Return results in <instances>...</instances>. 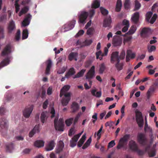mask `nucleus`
<instances>
[{
	"label": "nucleus",
	"instance_id": "27",
	"mask_svg": "<svg viewBox=\"0 0 158 158\" xmlns=\"http://www.w3.org/2000/svg\"><path fill=\"white\" fill-rule=\"evenodd\" d=\"M129 146L130 149L134 151L137 150L138 148L135 142L133 140H131L130 141Z\"/></svg>",
	"mask_w": 158,
	"mask_h": 158
},
{
	"label": "nucleus",
	"instance_id": "51",
	"mask_svg": "<svg viewBox=\"0 0 158 158\" xmlns=\"http://www.w3.org/2000/svg\"><path fill=\"white\" fill-rule=\"evenodd\" d=\"M100 10L102 14L104 15H106L108 13V11L103 7H100Z\"/></svg>",
	"mask_w": 158,
	"mask_h": 158
},
{
	"label": "nucleus",
	"instance_id": "52",
	"mask_svg": "<svg viewBox=\"0 0 158 158\" xmlns=\"http://www.w3.org/2000/svg\"><path fill=\"white\" fill-rule=\"evenodd\" d=\"M141 4L137 0L135 1V10H137L139 9L141 7Z\"/></svg>",
	"mask_w": 158,
	"mask_h": 158
},
{
	"label": "nucleus",
	"instance_id": "62",
	"mask_svg": "<svg viewBox=\"0 0 158 158\" xmlns=\"http://www.w3.org/2000/svg\"><path fill=\"white\" fill-rule=\"evenodd\" d=\"M48 100L47 99L43 103V107L44 109H46L48 105Z\"/></svg>",
	"mask_w": 158,
	"mask_h": 158
},
{
	"label": "nucleus",
	"instance_id": "7",
	"mask_svg": "<svg viewBox=\"0 0 158 158\" xmlns=\"http://www.w3.org/2000/svg\"><path fill=\"white\" fill-rule=\"evenodd\" d=\"M95 67L94 66H92L90 69L89 70L86 75V79H88L89 81V84L91 86L92 84V81L91 79L93 78L95 76Z\"/></svg>",
	"mask_w": 158,
	"mask_h": 158
},
{
	"label": "nucleus",
	"instance_id": "23",
	"mask_svg": "<svg viewBox=\"0 0 158 158\" xmlns=\"http://www.w3.org/2000/svg\"><path fill=\"white\" fill-rule=\"evenodd\" d=\"M122 24L124 26L122 28V31L125 32L127 31L129 27V21L126 19H124L123 21Z\"/></svg>",
	"mask_w": 158,
	"mask_h": 158
},
{
	"label": "nucleus",
	"instance_id": "11",
	"mask_svg": "<svg viewBox=\"0 0 158 158\" xmlns=\"http://www.w3.org/2000/svg\"><path fill=\"white\" fill-rule=\"evenodd\" d=\"M65 98H63L61 101V103L63 106H66L70 100L71 93H67L64 95Z\"/></svg>",
	"mask_w": 158,
	"mask_h": 158
},
{
	"label": "nucleus",
	"instance_id": "58",
	"mask_svg": "<svg viewBox=\"0 0 158 158\" xmlns=\"http://www.w3.org/2000/svg\"><path fill=\"white\" fill-rule=\"evenodd\" d=\"M115 144V143L114 142V140H112L109 143L108 145V148H112L114 146Z\"/></svg>",
	"mask_w": 158,
	"mask_h": 158
},
{
	"label": "nucleus",
	"instance_id": "45",
	"mask_svg": "<svg viewBox=\"0 0 158 158\" xmlns=\"http://www.w3.org/2000/svg\"><path fill=\"white\" fill-rule=\"evenodd\" d=\"M120 60L117 62L115 65V66L117 70L118 71L121 70L123 68V63H120Z\"/></svg>",
	"mask_w": 158,
	"mask_h": 158
},
{
	"label": "nucleus",
	"instance_id": "38",
	"mask_svg": "<svg viewBox=\"0 0 158 158\" xmlns=\"http://www.w3.org/2000/svg\"><path fill=\"white\" fill-rule=\"evenodd\" d=\"M136 30V27L135 26L133 25L130 27L129 31L127 33V35H131L134 34Z\"/></svg>",
	"mask_w": 158,
	"mask_h": 158
},
{
	"label": "nucleus",
	"instance_id": "44",
	"mask_svg": "<svg viewBox=\"0 0 158 158\" xmlns=\"http://www.w3.org/2000/svg\"><path fill=\"white\" fill-rule=\"evenodd\" d=\"M122 6V2L121 0H118L116 7V11L119 12L120 11Z\"/></svg>",
	"mask_w": 158,
	"mask_h": 158
},
{
	"label": "nucleus",
	"instance_id": "42",
	"mask_svg": "<svg viewBox=\"0 0 158 158\" xmlns=\"http://www.w3.org/2000/svg\"><path fill=\"white\" fill-rule=\"evenodd\" d=\"M6 149L7 151L11 152V151L14 149V145L12 143H10L6 145Z\"/></svg>",
	"mask_w": 158,
	"mask_h": 158
},
{
	"label": "nucleus",
	"instance_id": "34",
	"mask_svg": "<svg viewBox=\"0 0 158 158\" xmlns=\"http://www.w3.org/2000/svg\"><path fill=\"white\" fill-rule=\"evenodd\" d=\"M10 60L9 58H6L2 60L0 64V69L9 64Z\"/></svg>",
	"mask_w": 158,
	"mask_h": 158
},
{
	"label": "nucleus",
	"instance_id": "26",
	"mask_svg": "<svg viewBox=\"0 0 158 158\" xmlns=\"http://www.w3.org/2000/svg\"><path fill=\"white\" fill-rule=\"evenodd\" d=\"M111 23V19L110 17L108 18H105L103 21V25L104 27H110V24Z\"/></svg>",
	"mask_w": 158,
	"mask_h": 158
},
{
	"label": "nucleus",
	"instance_id": "28",
	"mask_svg": "<svg viewBox=\"0 0 158 158\" xmlns=\"http://www.w3.org/2000/svg\"><path fill=\"white\" fill-rule=\"evenodd\" d=\"M54 142L53 140H52L46 146L45 150L47 151H51L54 148Z\"/></svg>",
	"mask_w": 158,
	"mask_h": 158
},
{
	"label": "nucleus",
	"instance_id": "54",
	"mask_svg": "<svg viewBox=\"0 0 158 158\" xmlns=\"http://www.w3.org/2000/svg\"><path fill=\"white\" fill-rule=\"evenodd\" d=\"M130 1L126 0L124 3V6L125 9H127L130 7Z\"/></svg>",
	"mask_w": 158,
	"mask_h": 158
},
{
	"label": "nucleus",
	"instance_id": "24",
	"mask_svg": "<svg viewBox=\"0 0 158 158\" xmlns=\"http://www.w3.org/2000/svg\"><path fill=\"white\" fill-rule=\"evenodd\" d=\"M70 86L69 85H64L61 89L60 96V97H62L64 94H67V92L70 88Z\"/></svg>",
	"mask_w": 158,
	"mask_h": 158
},
{
	"label": "nucleus",
	"instance_id": "39",
	"mask_svg": "<svg viewBox=\"0 0 158 158\" xmlns=\"http://www.w3.org/2000/svg\"><path fill=\"white\" fill-rule=\"evenodd\" d=\"M154 90L155 88L153 87H151L148 89L147 93V98L148 99L150 98L151 94Z\"/></svg>",
	"mask_w": 158,
	"mask_h": 158
},
{
	"label": "nucleus",
	"instance_id": "5",
	"mask_svg": "<svg viewBox=\"0 0 158 158\" xmlns=\"http://www.w3.org/2000/svg\"><path fill=\"white\" fill-rule=\"evenodd\" d=\"M138 142L143 146H145L148 143V139L145 135L143 133H140L138 134L137 135Z\"/></svg>",
	"mask_w": 158,
	"mask_h": 158
},
{
	"label": "nucleus",
	"instance_id": "35",
	"mask_svg": "<svg viewBox=\"0 0 158 158\" xmlns=\"http://www.w3.org/2000/svg\"><path fill=\"white\" fill-rule=\"evenodd\" d=\"M97 59H99L100 60L102 59V57L106 56L105 55V53H102L101 51H99L96 53Z\"/></svg>",
	"mask_w": 158,
	"mask_h": 158
},
{
	"label": "nucleus",
	"instance_id": "6",
	"mask_svg": "<svg viewBox=\"0 0 158 158\" xmlns=\"http://www.w3.org/2000/svg\"><path fill=\"white\" fill-rule=\"evenodd\" d=\"M136 121L138 126L142 128L144 124V121L141 112L139 111H135Z\"/></svg>",
	"mask_w": 158,
	"mask_h": 158
},
{
	"label": "nucleus",
	"instance_id": "64",
	"mask_svg": "<svg viewBox=\"0 0 158 158\" xmlns=\"http://www.w3.org/2000/svg\"><path fill=\"white\" fill-rule=\"evenodd\" d=\"M6 15H2L0 18V22H2L6 20Z\"/></svg>",
	"mask_w": 158,
	"mask_h": 158
},
{
	"label": "nucleus",
	"instance_id": "25",
	"mask_svg": "<svg viewBox=\"0 0 158 158\" xmlns=\"http://www.w3.org/2000/svg\"><path fill=\"white\" fill-rule=\"evenodd\" d=\"M78 53L76 52H71L69 55L68 58L69 60L71 61L74 59L75 61L77 60Z\"/></svg>",
	"mask_w": 158,
	"mask_h": 158
},
{
	"label": "nucleus",
	"instance_id": "32",
	"mask_svg": "<svg viewBox=\"0 0 158 158\" xmlns=\"http://www.w3.org/2000/svg\"><path fill=\"white\" fill-rule=\"evenodd\" d=\"M75 71L73 68H71L69 69L68 72L65 75V77L66 78H68L69 77L74 75L75 73Z\"/></svg>",
	"mask_w": 158,
	"mask_h": 158
},
{
	"label": "nucleus",
	"instance_id": "33",
	"mask_svg": "<svg viewBox=\"0 0 158 158\" xmlns=\"http://www.w3.org/2000/svg\"><path fill=\"white\" fill-rule=\"evenodd\" d=\"M44 142L42 140H37L34 143V146L38 148H40L44 146Z\"/></svg>",
	"mask_w": 158,
	"mask_h": 158
},
{
	"label": "nucleus",
	"instance_id": "57",
	"mask_svg": "<svg viewBox=\"0 0 158 158\" xmlns=\"http://www.w3.org/2000/svg\"><path fill=\"white\" fill-rule=\"evenodd\" d=\"M29 8L28 6H26L22 9L21 11L23 14L26 13L29 10Z\"/></svg>",
	"mask_w": 158,
	"mask_h": 158
},
{
	"label": "nucleus",
	"instance_id": "40",
	"mask_svg": "<svg viewBox=\"0 0 158 158\" xmlns=\"http://www.w3.org/2000/svg\"><path fill=\"white\" fill-rule=\"evenodd\" d=\"M96 92V90L95 89H93L91 91V93L92 95L93 96H96L97 98H99L101 97L102 95V93L101 91H99L97 92L96 94H95V93Z\"/></svg>",
	"mask_w": 158,
	"mask_h": 158
},
{
	"label": "nucleus",
	"instance_id": "1",
	"mask_svg": "<svg viewBox=\"0 0 158 158\" xmlns=\"http://www.w3.org/2000/svg\"><path fill=\"white\" fill-rule=\"evenodd\" d=\"M95 10L94 9L90 10L89 12V13L85 11H81L80 15H78L79 22L82 24L85 23V21L88 16L89 15V17L90 18H91L95 14Z\"/></svg>",
	"mask_w": 158,
	"mask_h": 158
},
{
	"label": "nucleus",
	"instance_id": "50",
	"mask_svg": "<svg viewBox=\"0 0 158 158\" xmlns=\"http://www.w3.org/2000/svg\"><path fill=\"white\" fill-rule=\"evenodd\" d=\"M73 120V118H70L67 119L65 121L66 125L67 126H69L72 123Z\"/></svg>",
	"mask_w": 158,
	"mask_h": 158
},
{
	"label": "nucleus",
	"instance_id": "49",
	"mask_svg": "<svg viewBox=\"0 0 158 158\" xmlns=\"http://www.w3.org/2000/svg\"><path fill=\"white\" fill-rule=\"evenodd\" d=\"M148 51L149 52L151 53L152 51H155L156 49V47L154 45L148 46Z\"/></svg>",
	"mask_w": 158,
	"mask_h": 158
},
{
	"label": "nucleus",
	"instance_id": "17",
	"mask_svg": "<svg viewBox=\"0 0 158 158\" xmlns=\"http://www.w3.org/2000/svg\"><path fill=\"white\" fill-rule=\"evenodd\" d=\"M16 27L14 21L11 20L10 21L7 27L8 31L9 33H11L15 29Z\"/></svg>",
	"mask_w": 158,
	"mask_h": 158
},
{
	"label": "nucleus",
	"instance_id": "55",
	"mask_svg": "<svg viewBox=\"0 0 158 158\" xmlns=\"http://www.w3.org/2000/svg\"><path fill=\"white\" fill-rule=\"evenodd\" d=\"M15 37L16 40L18 41L19 40L20 37V30H17Z\"/></svg>",
	"mask_w": 158,
	"mask_h": 158
},
{
	"label": "nucleus",
	"instance_id": "36",
	"mask_svg": "<svg viewBox=\"0 0 158 158\" xmlns=\"http://www.w3.org/2000/svg\"><path fill=\"white\" fill-rule=\"evenodd\" d=\"M85 71V69H82L73 77V78L75 79L83 77Z\"/></svg>",
	"mask_w": 158,
	"mask_h": 158
},
{
	"label": "nucleus",
	"instance_id": "56",
	"mask_svg": "<svg viewBox=\"0 0 158 158\" xmlns=\"http://www.w3.org/2000/svg\"><path fill=\"white\" fill-rule=\"evenodd\" d=\"M125 56V52L124 50H123L120 53V55L119 56V60L123 59Z\"/></svg>",
	"mask_w": 158,
	"mask_h": 158
},
{
	"label": "nucleus",
	"instance_id": "8",
	"mask_svg": "<svg viewBox=\"0 0 158 158\" xmlns=\"http://www.w3.org/2000/svg\"><path fill=\"white\" fill-rule=\"evenodd\" d=\"M152 14L153 13L152 12L149 11L148 12L146 15L145 19L146 21L151 24H153L155 22L157 17V15L155 14L150 20V18L152 17Z\"/></svg>",
	"mask_w": 158,
	"mask_h": 158
},
{
	"label": "nucleus",
	"instance_id": "30",
	"mask_svg": "<svg viewBox=\"0 0 158 158\" xmlns=\"http://www.w3.org/2000/svg\"><path fill=\"white\" fill-rule=\"evenodd\" d=\"M71 108L72 112H75L77 111L79 108V106L78 104L76 102H73L71 106Z\"/></svg>",
	"mask_w": 158,
	"mask_h": 158
},
{
	"label": "nucleus",
	"instance_id": "4",
	"mask_svg": "<svg viewBox=\"0 0 158 158\" xmlns=\"http://www.w3.org/2000/svg\"><path fill=\"white\" fill-rule=\"evenodd\" d=\"M130 137V134H126L123 137L121 138L119 140L118 144L117 146V148L118 149L123 147L127 143V142Z\"/></svg>",
	"mask_w": 158,
	"mask_h": 158
},
{
	"label": "nucleus",
	"instance_id": "48",
	"mask_svg": "<svg viewBox=\"0 0 158 158\" xmlns=\"http://www.w3.org/2000/svg\"><path fill=\"white\" fill-rule=\"evenodd\" d=\"M99 67V73L100 74H102L106 69V66L104 63H102L100 65Z\"/></svg>",
	"mask_w": 158,
	"mask_h": 158
},
{
	"label": "nucleus",
	"instance_id": "10",
	"mask_svg": "<svg viewBox=\"0 0 158 158\" xmlns=\"http://www.w3.org/2000/svg\"><path fill=\"white\" fill-rule=\"evenodd\" d=\"M82 133L83 131L81 133L75 135L72 138V140L70 141V146L71 147L73 148L76 145V142Z\"/></svg>",
	"mask_w": 158,
	"mask_h": 158
},
{
	"label": "nucleus",
	"instance_id": "12",
	"mask_svg": "<svg viewBox=\"0 0 158 158\" xmlns=\"http://www.w3.org/2000/svg\"><path fill=\"white\" fill-rule=\"evenodd\" d=\"M122 42V40L118 36L115 35L114 36L112 40V44L114 46H120Z\"/></svg>",
	"mask_w": 158,
	"mask_h": 158
},
{
	"label": "nucleus",
	"instance_id": "61",
	"mask_svg": "<svg viewBox=\"0 0 158 158\" xmlns=\"http://www.w3.org/2000/svg\"><path fill=\"white\" fill-rule=\"evenodd\" d=\"M52 86H49L47 90V94L49 95L52 94Z\"/></svg>",
	"mask_w": 158,
	"mask_h": 158
},
{
	"label": "nucleus",
	"instance_id": "16",
	"mask_svg": "<svg viewBox=\"0 0 158 158\" xmlns=\"http://www.w3.org/2000/svg\"><path fill=\"white\" fill-rule=\"evenodd\" d=\"M120 60L119 57L118 56V52H113L111 56V62L112 63H114L115 61L118 62Z\"/></svg>",
	"mask_w": 158,
	"mask_h": 158
},
{
	"label": "nucleus",
	"instance_id": "2",
	"mask_svg": "<svg viewBox=\"0 0 158 158\" xmlns=\"http://www.w3.org/2000/svg\"><path fill=\"white\" fill-rule=\"evenodd\" d=\"M0 131L2 132V135H4L5 134L3 133H6L8 128V121L4 118H0Z\"/></svg>",
	"mask_w": 158,
	"mask_h": 158
},
{
	"label": "nucleus",
	"instance_id": "47",
	"mask_svg": "<svg viewBox=\"0 0 158 158\" xmlns=\"http://www.w3.org/2000/svg\"><path fill=\"white\" fill-rule=\"evenodd\" d=\"M92 139L91 138H89L86 141V142L84 144L82 147V148L83 149H85L86 148L88 147Z\"/></svg>",
	"mask_w": 158,
	"mask_h": 158
},
{
	"label": "nucleus",
	"instance_id": "41",
	"mask_svg": "<svg viewBox=\"0 0 158 158\" xmlns=\"http://www.w3.org/2000/svg\"><path fill=\"white\" fill-rule=\"evenodd\" d=\"M47 113L46 112H43L41 114L40 119L41 122L44 123L45 121L47 119Z\"/></svg>",
	"mask_w": 158,
	"mask_h": 158
},
{
	"label": "nucleus",
	"instance_id": "22",
	"mask_svg": "<svg viewBox=\"0 0 158 158\" xmlns=\"http://www.w3.org/2000/svg\"><path fill=\"white\" fill-rule=\"evenodd\" d=\"M139 12L135 13L131 18L132 21L135 24L137 23L139 21Z\"/></svg>",
	"mask_w": 158,
	"mask_h": 158
},
{
	"label": "nucleus",
	"instance_id": "21",
	"mask_svg": "<svg viewBox=\"0 0 158 158\" xmlns=\"http://www.w3.org/2000/svg\"><path fill=\"white\" fill-rule=\"evenodd\" d=\"M150 29L149 28L144 27L140 33L141 37L146 38L147 37L148 34L150 31Z\"/></svg>",
	"mask_w": 158,
	"mask_h": 158
},
{
	"label": "nucleus",
	"instance_id": "60",
	"mask_svg": "<svg viewBox=\"0 0 158 158\" xmlns=\"http://www.w3.org/2000/svg\"><path fill=\"white\" fill-rule=\"evenodd\" d=\"M94 31V29L92 27L89 28L87 31V34L88 35H90L93 34V31Z\"/></svg>",
	"mask_w": 158,
	"mask_h": 158
},
{
	"label": "nucleus",
	"instance_id": "53",
	"mask_svg": "<svg viewBox=\"0 0 158 158\" xmlns=\"http://www.w3.org/2000/svg\"><path fill=\"white\" fill-rule=\"evenodd\" d=\"M93 41L92 40H86L83 42V44L85 46H89L92 43Z\"/></svg>",
	"mask_w": 158,
	"mask_h": 158
},
{
	"label": "nucleus",
	"instance_id": "31",
	"mask_svg": "<svg viewBox=\"0 0 158 158\" xmlns=\"http://www.w3.org/2000/svg\"><path fill=\"white\" fill-rule=\"evenodd\" d=\"M64 144L62 141L60 140L59 142L58 147L56 149V152L57 153H59L61 152L64 147Z\"/></svg>",
	"mask_w": 158,
	"mask_h": 158
},
{
	"label": "nucleus",
	"instance_id": "43",
	"mask_svg": "<svg viewBox=\"0 0 158 158\" xmlns=\"http://www.w3.org/2000/svg\"><path fill=\"white\" fill-rule=\"evenodd\" d=\"M100 6V2L97 0L94 1L92 4V8H97L99 7Z\"/></svg>",
	"mask_w": 158,
	"mask_h": 158
},
{
	"label": "nucleus",
	"instance_id": "19",
	"mask_svg": "<svg viewBox=\"0 0 158 158\" xmlns=\"http://www.w3.org/2000/svg\"><path fill=\"white\" fill-rule=\"evenodd\" d=\"M149 148V146L145 148V151L147 152L149 157H152L155 156L156 154V150L154 148L148 150Z\"/></svg>",
	"mask_w": 158,
	"mask_h": 158
},
{
	"label": "nucleus",
	"instance_id": "3",
	"mask_svg": "<svg viewBox=\"0 0 158 158\" xmlns=\"http://www.w3.org/2000/svg\"><path fill=\"white\" fill-rule=\"evenodd\" d=\"M58 118L56 117L54 120L55 128L56 130L60 131H63L64 126V122L62 118H60L58 121Z\"/></svg>",
	"mask_w": 158,
	"mask_h": 158
},
{
	"label": "nucleus",
	"instance_id": "20",
	"mask_svg": "<svg viewBox=\"0 0 158 158\" xmlns=\"http://www.w3.org/2000/svg\"><path fill=\"white\" fill-rule=\"evenodd\" d=\"M46 67L45 73L46 75H49L51 68L52 66V61L51 60H48L46 62Z\"/></svg>",
	"mask_w": 158,
	"mask_h": 158
},
{
	"label": "nucleus",
	"instance_id": "29",
	"mask_svg": "<svg viewBox=\"0 0 158 158\" xmlns=\"http://www.w3.org/2000/svg\"><path fill=\"white\" fill-rule=\"evenodd\" d=\"M39 125H36L31 131L29 133V136L30 137H32L36 132H39Z\"/></svg>",
	"mask_w": 158,
	"mask_h": 158
},
{
	"label": "nucleus",
	"instance_id": "18",
	"mask_svg": "<svg viewBox=\"0 0 158 158\" xmlns=\"http://www.w3.org/2000/svg\"><path fill=\"white\" fill-rule=\"evenodd\" d=\"M11 47L10 44H7L2 51L1 54L2 56L8 55L11 52Z\"/></svg>",
	"mask_w": 158,
	"mask_h": 158
},
{
	"label": "nucleus",
	"instance_id": "14",
	"mask_svg": "<svg viewBox=\"0 0 158 158\" xmlns=\"http://www.w3.org/2000/svg\"><path fill=\"white\" fill-rule=\"evenodd\" d=\"M135 53L132 52L131 50L128 49L127 52V55L126 56V62H129L131 59H133L135 58Z\"/></svg>",
	"mask_w": 158,
	"mask_h": 158
},
{
	"label": "nucleus",
	"instance_id": "9",
	"mask_svg": "<svg viewBox=\"0 0 158 158\" xmlns=\"http://www.w3.org/2000/svg\"><path fill=\"white\" fill-rule=\"evenodd\" d=\"M75 22V20H73L67 24H65L62 27V28L64 30L63 32H65L73 29L74 26Z\"/></svg>",
	"mask_w": 158,
	"mask_h": 158
},
{
	"label": "nucleus",
	"instance_id": "46",
	"mask_svg": "<svg viewBox=\"0 0 158 158\" xmlns=\"http://www.w3.org/2000/svg\"><path fill=\"white\" fill-rule=\"evenodd\" d=\"M28 32L27 29L24 30L22 33V39H25L27 38L28 36Z\"/></svg>",
	"mask_w": 158,
	"mask_h": 158
},
{
	"label": "nucleus",
	"instance_id": "13",
	"mask_svg": "<svg viewBox=\"0 0 158 158\" xmlns=\"http://www.w3.org/2000/svg\"><path fill=\"white\" fill-rule=\"evenodd\" d=\"M31 17V15L30 14H27L22 23V26L25 27L28 25L30 23Z\"/></svg>",
	"mask_w": 158,
	"mask_h": 158
},
{
	"label": "nucleus",
	"instance_id": "59",
	"mask_svg": "<svg viewBox=\"0 0 158 158\" xmlns=\"http://www.w3.org/2000/svg\"><path fill=\"white\" fill-rule=\"evenodd\" d=\"M80 116V115L79 113L77 115L74 121L73 124L74 125H75L76 123H77Z\"/></svg>",
	"mask_w": 158,
	"mask_h": 158
},
{
	"label": "nucleus",
	"instance_id": "15",
	"mask_svg": "<svg viewBox=\"0 0 158 158\" xmlns=\"http://www.w3.org/2000/svg\"><path fill=\"white\" fill-rule=\"evenodd\" d=\"M33 106L31 105L29 107L26 108L23 111V114L24 117L26 118H28L33 109Z\"/></svg>",
	"mask_w": 158,
	"mask_h": 158
},
{
	"label": "nucleus",
	"instance_id": "63",
	"mask_svg": "<svg viewBox=\"0 0 158 158\" xmlns=\"http://www.w3.org/2000/svg\"><path fill=\"white\" fill-rule=\"evenodd\" d=\"M66 71V69L65 67H63L61 69L57 71V73L59 74L63 73Z\"/></svg>",
	"mask_w": 158,
	"mask_h": 158
},
{
	"label": "nucleus",
	"instance_id": "37",
	"mask_svg": "<svg viewBox=\"0 0 158 158\" xmlns=\"http://www.w3.org/2000/svg\"><path fill=\"white\" fill-rule=\"evenodd\" d=\"M85 135L84 134L82 136L81 138L80 139V140L78 142V143L77 144V146H78V147H81L82 146V145L84 143L85 140Z\"/></svg>",
	"mask_w": 158,
	"mask_h": 158
}]
</instances>
